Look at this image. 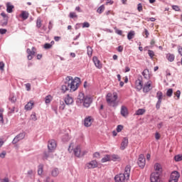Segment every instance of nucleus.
Here are the masks:
<instances>
[{
  "label": "nucleus",
  "mask_w": 182,
  "mask_h": 182,
  "mask_svg": "<svg viewBox=\"0 0 182 182\" xmlns=\"http://www.w3.org/2000/svg\"><path fill=\"white\" fill-rule=\"evenodd\" d=\"M93 157L95 159H100V153L99 152H95L94 154H93Z\"/></svg>",
  "instance_id": "52"
},
{
  "label": "nucleus",
  "mask_w": 182,
  "mask_h": 182,
  "mask_svg": "<svg viewBox=\"0 0 182 182\" xmlns=\"http://www.w3.org/2000/svg\"><path fill=\"white\" fill-rule=\"evenodd\" d=\"M156 97L158 99V102H161V100H163V92H161V91H159L156 93Z\"/></svg>",
  "instance_id": "33"
},
{
  "label": "nucleus",
  "mask_w": 182,
  "mask_h": 182,
  "mask_svg": "<svg viewBox=\"0 0 182 182\" xmlns=\"http://www.w3.org/2000/svg\"><path fill=\"white\" fill-rule=\"evenodd\" d=\"M151 81L149 80L147 82H146L142 87L144 93H149L151 89H153V87H151Z\"/></svg>",
  "instance_id": "12"
},
{
  "label": "nucleus",
  "mask_w": 182,
  "mask_h": 182,
  "mask_svg": "<svg viewBox=\"0 0 182 182\" xmlns=\"http://www.w3.org/2000/svg\"><path fill=\"white\" fill-rule=\"evenodd\" d=\"M144 35L146 38H149V35H150V33H149V31L146 28H144L143 36H144Z\"/></svg>",
  "instance_id": "48"
},
{
  "label": "nucleus",
  "mask_w": 182,
  "mask_h": 182,
  "mask_svg": "<svg viewBox=\"0 0 182 182\" xmlns=\"http://www.w3.org/2000/svg\"><path fill=\"white\" fill-rule=\"evenodd\" d=\"M181 95V92H180V90H177L176 92H174V99H176V100H178Z\"/></svg>",
  "instance_id": "35"
},
{
  "label": "nucleus",
  "mask_w": 182,
  "mask_h": 182,
  "mask_svg": "<svg viewBox=\"0 0 182 182\" xmlns=\"http://www.w3.org/2000/svg\"><path fill=\"white\" fill-rule=\"evenodd\" d=\"M137 10L139 12H141L143 11V5L141 4V3L138 4Z\"/></svg>",
  "instance_id": "47"
},
{
  "label": "nucleus",
  "mask_w": 182,
  "mask_h": 182,
  "mask_svg": "<svg viewBox=\"0 0 182 182\" xmlns=\"http://www.w3.org/2000/svg\"><path fill=\"white\" fill-rule=\"evenodd\" d=\"M21 140H19L18 139V137H15L12 141L13 144H16V143H18V141H20Z\"/></svg>",
  "instance_id": "59"
},
{
  "label": "nucleus",
  "mask_w": 182,
  "mask_h": 182,
  "mask_svg": "<svg viewBox=\"0 0 182 182\" xmlns=\"http://www.w3.org/2000/svg\"><path fill=\"white\" fill-rule=\"evenodd\" d=\"M128 146H129V138L128 137L123 138L121 143V146H120V150H126Z\"/></svg>",
  "instance_id": "15"
},
{
  "label": "nucleus",
  "mask_w": 182,
  "mask_h": 182,
  "mask_svg": "<svg viewBox=\"0 0 182 182\" xmlns=\"http://www.w3.org/2000/svg\"><path fill=\"white\" fill-rule=\"evenodd\" d=\"M82 103L85 107H89L92 104V98L90 97H85Z\"/></svg>",
  "instance_id": "16"
},
{
  "label": "nucleus",
  "mask_w": 182,
  "mask_h": 182,
  "mask_svg": "<svg viewBox=\"0 0 182 182\" xmlns=\"http://www.w3.org/2000/svg\"><path fill=\"white\" fill-rule=\"evenodd\" d=\"M130 165H127L124 168V173L123 174L127 177V180H129V178H130Z\"/></svg>",
  "instance_id": "18"
},
{
  "label": "nucleus",
  "mask_w": 182,
  "mask_h": 182,
  "mask_svg": "<svg viewBox=\"0 0 182 182\" xmlns=\"http://www.w3.org/2000/svg\"><path fill=\"white\" fill-rule=\"evenodd\" d=\"M65 102L63 101H61L60 102V106H59L60 110H65Z\"/></svg>",
  "instance_id": "43"
},
{
  "label": "nucleus",
  "mask_w": 182,
  "mask_h": 182,
  "mask_svg": "<svg viewBox=\"0 0 182 182\" xmlns=\"http://www.w3.org/2000/svg\"><path fill=\"white\" fill-rule=\"evenodd\" d=\"M0 122L4 123V108H0Z\"/></svg>",
  "instance_id": "36"
},
{
  "label": "nucleus",
  "mask_w": 182,
  "mask_h": 182,
  "mask_svg": "<svg viewBox=\"0 0 182 182\" xmlns=\"http://www.w3.org/2000/svg\"><path fill=\"white\" fill-rule=\"evenodd\" d=\"M86 97H85V94L80 92L78 95L77 100H80V103H83V101L85 100Z\"/></svg>",
  "instance_id": "25"
},
{
  "label": "nucleus",
  "mask_w": 182,
  "mask_h": 182,
  "mask_svg": "<svg viewBox=\"0 0 182 182\" xmlns=\"http://www.w3.org/2000/svg\"><path fill=\"white\" fill-rule=\"evenodd\" d=\"M7 30L5 28H0V33L1 35H5V33H6Z\"/></svg>",
  "instance_id": "56"
},
{
  "label": "nucleus",
  "mask_w": 182,
  "mask_h": 182,
  "mask_svg": "<svg viewBox=\"0 0 182 182\" xmlns=\"http://www.w3.org/2000/svg\"><path fill=\"white\" fill-rule=\"evenodd\" d=\"M172 9H173V11H176L177 12L180 11V7L176 5H173Z\"/></svg>",
  "instance_id": "50"
},
{
  "label": "nucleus",
  "mask_w": 182,
  "mask_h": 182,
  "mask_svg": "<svg viewBox=\"0 0 182 182\" xmlns=\"http://www.w3.org/2000/svg\"><path fill=\"white\" fill-rule=\"evenodd\" d=\"M34 105H35V102H33V101H30L25 105V109L32 110V109H33Z\"/></svg>",
  "instance_id": "20"
},
{
  "label": "nucleus",
  "mask_w": 182,
  "mask_h": 182,
  "mask_svg": "<svg viewBox=\"0 0 182 182\" xmlns=\"http://www.w3.org/2000/svg\"><path fill=\"white\" fill-rule=\"evenodd\" d=\"M36 26L37 28H41L42 26V19L41 18H38L36 21Z\"/></svg>",
  "instance_id": "40"
},
{
  "label": "nucleus",
  "mask_w": 182,
  "mask_h": 182,
  "mask_svg": "<svg viewBox=\"0 0 182 182\" xmlns=\"http://www.w3.org/2000/svg\"><path fill=\"white\" fill-rule=\"evenodd\" d=\"M26 89L29 92L31 90V85L29 83L26 84Z\"/></svg>",
  "instance_id": "62"
},
{
  "label": "nucleus",
  "mask_w": 182,
  "mask_h": 182,
  "mask_svg": "<svg viewBox=\"0 0 182 182\" xmlns=\"http://www.w3.org/2000/svg\"><path fill=\"white\" fill-rule=\"evenodd\" d=\"M104 11H105V5H102L97 9V12H98V14H102Z\"/></svg>",
  "instance_id": "41"
},
{
  "label": "nucleus",
  "mask_w": 182,
  "mask_h": 182,
  "mask_svg": "<svg viewBox=\"0 0 182 182\" xmlns=\"http://www.w3.org/2000/svg\"><path fill=\"white\" fill-rule=\"evenodd\" d=\"M166 58L169 62H174L175 56L173 54L168 53L167 54Z\"/></svg>",
  "instance_id": "27"
},
{
  "label": "nucleus",
  "mask_w": 182,
  "mask_h": 182,
  "mask_svg": "<svg viewBox=\"0 0 182 182\" xmlns=\"http://www.w3.org/2000/svg\"><path fill=\"white\" fill-rule=\"evenodd\" d=\"M175 161H181L182 160V154L181 155H176L174 157Z\"/></svg>",
  "instance_id": "44"
},
{
  "label": "nucleus",
  "mask_w": 182,
  "mask_h": 182,
  "mask_svg": "<svg viewBox=\"0 0 182 182\" xmlns=\"http://www.w3.org/2000/svg\"><path fill=\"white\" fill-rule=\"evenodd\" d=\"M87 55L89 58H92V55H93V49H92V47L90 46H87Z\"/></svg>",
  "instance_id": "34"
},
{
  "label": "nucleus",
  "mask_w": 182,
  "mask_h": 182,
  "mask_svg": "<svg viewBox=\"0 0 182 182\" xmlns=\"http://www.w3.org/2000/svg\"><path fill=\"white\" fill-rule=\"evenodd\" d=\"M21 18H23V19H28V18H29V13L28 11H22L21 14Z\"/></svg>",
  "instance_id": "28"
},
{
  "label": "nucleus",
  "mask_w": 182,
  "mask_h": 182,
  "mask_svg": "<svg viewBox=\"0 0 182 182\" xmlns=\"http://www.w3.org/2000/svg\"><path fill=\"white\" fill-rule=\"evenodd\" d=\"M73 150L76 157H82L85 156V154L82 153V149H80V146L79 145L75 146V144H70L68 148V151H70V153H72Z\"/></svg>",
  "instance_id": "2"
},
{
  "label": "nucleus",
  "mask_w": 182,
  "mask_h": 182,
  "mask_svg": "<svg viewBox=\"0 0 182 182\" xmlns=\"http://www.w3.org/2000/svg\"><path fill=\"white\" fill-rule=\"evenodd\" d=\"M51 176L53 177H58V176H59V169L58 168H54L51 171Z\"/></svg>",
  "instance_id": "23"
},
{
  "label": "nucleus",
  "mask_w": 182,
  "mask_h": 182,
  "mask_svg": "<svg viewBox=\"0 0 182 182\" xmlns=\"http://www.w3.org/2000/svg\"><path fill=\"white\" fill-rule=\"evenodd\" d=\"M93 122H95V119H93L92 117H86L84 119V125L85 126V127H90Z\"/></svg>",
  "instance_id": "13"
},
{
  "label": "nucleus",
  "mask_w": 182,
  "mask_h": 182,
  "mask_svg": "<svg viewBox=\"0 0 182 182\" xmlns=\"http://www.w3.org/2000/svg\"><path fill=\"white\" fill-rule=\"evenodd\" d=\"M8 25V18H4V21L1 22V26H6Z\"/></svg>",
  "instance_id": "51"
},
{
  "label": "nucleus",
  "mask_w": 182,
  "mask_h": 182,
  "mask_svg": "<svg viewBox=\"0 0 182 182\" xmlns=\"http://www.w3.org/2000/svg\"><path fill=\"white\" fill-rule=\"evenodd\" d=\"M114 180L116 182H126V180H129V179H127V177L126 176V175L123 173H119L115 176Z\"/></svg>",
  "instance_id": "11"
},
{
  "label": "nucleus",
  "mask_w": 182,
  "mask_h": 182,
  "mask_svg": "<svg viewBox=\"0 0 182 182\" xmlns=\"http://www.w3.org/2000/svg\"><path fill=\"white\" fill-rule=\"evenodd\" d=\"M92 60L96 68H97V69H102V68H103V65H102V63H100V60H99L97 57H93Z\"/></svg>",
  "instance_id": "17"
},
{
  "label": "nucleus",
  "mask_w": 182,
  "mask_h": 182,
  "mask_svg": "<svg viewBox=\"0 0 182 182\" xmlns=\"http://www.w3.org/2000/svg\"><path fill=\"white\" fill-rule=\"evenodd\" d=\"M142 75L144 76V77L145 79H150V71H149L148 69H145L143 72H142Z\"/></svg>",
  "instance_id": "22"
},
{
  "label": "nucleus",
  "mask_w": 182,
  "mask_h": 182,
  "mask_svg": "<svg viewBox=\"0 0 182 182\" xmlns=\"http://www.w3.org/2000/svg\"><path fill=\"white\" fill-rule=\"evenodd\" d=\"M117 92H109L107 95L106 100L109 105L114 106L116 105V100H117Z\"/></svg>",
  "instance_id": "3"
},
{
  "label": "nucleus",
  "mask_w": 182,
  "mask_h": 182,
  "mask_svg": "<svg viewBox=\"0 0 182 182\" xmlns=\"http://www.w3.org/2000/svg\"><path fill=\"white\" fill-rule=\"evenodd\" d=\"M135 88L138 92H140L143 89V77L139 76L135 81Z\"/></svg>",
  "instance_id": "5"
},
{
  "label": "nucleus",
  "mask_w": 182,
  "mask_h": 182,
  "mask_svg": "<svg viewBox=\"0 0 182 182\" xmlns=\"http://www.w3.org/2000/svg\"><path fill=\"white\" fill-rule=\"evenodd\" d=\"M137 164L140 168H144V166H146V158H144V154H140L139 156Z\"/></svg>",
  "instance_id": "6"
},
{
  "label": "nucleus",
  "mask_w": 182,
  "mask_h": 182,
  "mask_svg": "<svg viewBox=\"0 0 182 182\" xmlns=\"http://www.w3.org/2000/svg\"><path fill=\"white\" fill-rule=\"evenodd\" d=\"M121 114L123 116V117H127V116H129V110L127 109V107L124 106L122 107Z\"/></svg>",
  "instance_id": "19"
},
{
  "label": "nucleus",
  "mask_w": 182,
  "mask_h": 182,
  "mask_svg": "<svg viewBox=\"0 0 182 182\" xmlns=\"http://www.w3.org/2000/svg\"><path fill=\"white\" fill-rule=\"evenodd\" d=\"M26 53H28L27 58L28 60H32V59H33V56H35V53H36V48L32 47L31 50L30 48H27Z\"/></svg>",
  "instance_id": "7"
},
{
  "label": "nucleus",
  "mask_w": 182,
  "mask_h": 182,
  "mask_svg": "<svg viewBox=\"0 0 182 182\" xmlns=\"http://www.w3.org/2000/svg\"><path fill=\"white\" fill-rule=\"evenodd\" d=\"M122 130H123V126L122 125H118L117 127V132L118 133H120V132H122Z\"/></svg>",
  "instance_id": "53"
},
{
  "label": "nucleus",
  "mask_w": 182,
  "mask_h": 182,
  "mask_svg": "<svg viewBox=\"0 0 182 182\" xmlns=\"http://www.w3.org/2000/svg\"><path fill=\"white\" fill-rule=\"evenodd\" d=\"M52 28H53V23H52V21H49V23H48L49 31L52 30Z\"/></svg>",
  "instance_id": "57"
},
{
  "label": "nucleus",
  "mask_w": 182,
  "mask_h": 182,
  "mask_svg": "<svg viewBox=\"0 0 182 182\" xmlns=\"http://www.w3.org/2000/svg\"><path fill=\"white\" fill-rule=\"evenodd\" d=\"M6 6H7L6 11L9 14H12V9H14V6L11 5L10 3H7Z\"/></svg>",
  "instance_id": "30"
},
{
  "label": "nucleus",
  "mask_w": 182,
  "mask_h": 182,
  "mask_svg": "<svg viewBox=\"0 0 182 182\" xmlns=\"http://www.w3.org/2000/svg\"><path fill=\"white\" fill-rule=\"evenodd\" d=\"M48 149L50 153H53L56 149V141L55 139H51L48 141Z\"/></svg>",
  "instance_id": "8"
},
{
  "label": "nucleus",
  "mask_w": 182,
  "mask_h": 182,
  "mask_svg": "<svg viewBox=\"0 0 182 182\" xmlns=\"http://www.w3.org/2000/svg\"><path fill=\"white\" fill-rule=\"evenodd\" d=\"M16 137H18V140H22L23 139L25 138V134L21 133L18 135H17Z\"/></svg>",
  "instance_id": "45"
},
{
  "label": "nucleus",
  "mask_w": 182,
  "mask_h": 182,
  "mask_svg": "<svg viewBox=\"0 0 182 182\" xmlns=\"http://www.w3.org/2000/svg\"><path fill=\"white\" fill-rule=\"evenodd\" d=\"M148 54H149V56H150V58L151 59H153V58H154V51L149 50H148Z\"/></svg>",
  "instance_id": "46"
},
{
  "label": "nucleus",
  "mask_w": 182,
  "mask_h": 182,
  "mask_svg": "<svg viewBox=\"0 0 182 182\" xmlns=\"http://www.w3.org/2000/svg\"><path fill=\"white\" fill-rule=\"evenodd\" d=\"M178 52L179 55H181V56H182V47L181 46L178 47Z\"/></svg>",
  "instance_id": "61"
},
{
  "label": "nucleus",
  "mask_w": 182,
  "mask_h": 182,
  "mask_svg": "<svg viewBox=\"0 0 182 182\" xmlns=\"http://www.w3.org/2000/svg\"><path fill=\"white\" fill-rule=\"evenodd\" d=\"M161 180V175H159L156 173H152L150 176L151 182H160Z\"/></svg>",
  "instance_id": "9"
},
{
  "label": "nucleus",
  "mask_w": 182,
  "mask_h": 182,
  "mask_svg": "<svg viewBox=\"0 0 182 182\" xmlns=\"http://www.w3.org/2000/svg\"><path fill=\"white\" fill-rule=\"evenodd\" d=\"M53 99V97H52V95H47L45 98L46 105H49V103L52 102Z\"/></svg>",
  "instance_id": "24"
},
{
  "label": "nucleus",
  "mask_w": 182,
  "mask_h": 182,
  "mask_svg": "<svg viewBox=\"0 0 182 182\" xmlns=\"http://www.w3.org/2000/svg\"><path fill=\"white\" fill-rule=\"evenodd\" d=\"M111 157L109 155H105L102 159V163H106L107 161H110Z\"/></svg>",
  "instance_id": "32"
},
{
  "label": "nucleus",
  "mask_w": 182,
  "mask_h": 182,
  "mask_svg": "<svg viewBox=\"0 0 182 182\" xmlns=\"http://www.w3.org/2000/svg\"><path fill=\"white\" fill-rule=\"evenodd\" d=\"M166 96H168V97H171V96H173V89L170 88L167 90Z\"/></svg>",
  "instance_id": "42"
},
{
  "label": "nucleus",
  "mask_w": 182,
  "mask_h": 182,
  "mask_svg": "<svg viewBox=\"0 0 182 182\" xmlns=\"http://www.w3.org/2000/svg\"><path fill=\"white\" fill-rule=\"evenodd\" d=\"M53 43H55L54 41H52L51 43H46L44 44V49H50L52 48Z\"/></svg>",
  "instance_id": "38"
},
{
  "label": "nucleus",
  "mask_w": 182,
  "mask_h": 182,
  "mask_svg": "<svg viewBox=\"0 0 182 182\" xmlns=\"http://www.w3.org/2000/svg\"><path fill=\"white\" fill-rule=\"evenodd\" d=\"M80 85V79L77 77H75L73 79L72 76H68L65 77V82L64 85L61 86V90L63 93H66L68 90H70V92H75L77 90Z\"/></svg>",
  "instance_id": "1"
},
{
  "label": "nucleus",
  "mask_w": 182,
  "mask_h": 182,
  "mask_svg": "<svg viewBox=\"0 0 182 182\" xmlns=\"http://www.w3.org/2000/svg\"><path fill=\"white\" fill-rule=\"evenodd\" d=\"M160 105H161V101H158L156 105L157 109H160Z\"/></svg>",
  "instance_id": "63"
},
{
  "label": "nucleus",
  "mask_w": 182,
  "mask_h": 182,
  "mask_svg": "<svg viewBox=\"0 0 182 182\" xmlns=\"http://www.w3.org/2000/svg\"><path fill=\"white\" fill-rule=\"evenodd\" d=\"M31 119L33 120V122H36V120H38V117H36V114H32L31 115Z\"/></svg>",
  "instance_id": "49"
},
{
  "label": "nucleus",
  "mask_w": 182,
  "mask_h": 182,
  "mask_svg": "<svg viewBox=\"0 0 182 182\" xmlns=\"http://www.w3.org/2000/svg\"><path fill=\"white\" fill-rule=\"evenodd\" d=\"M43 173V166L40 165V166H38V174L39 176H42Z\"/></svg>",
  "instance_id": "39"
},
{
  "label": "nucleus",
  "mask_w": 182,
  "mask_h": 182,
  "mask_svg": "<svg viewBox=\"0 0 182 182\" xmlns=\"http://www.w3.org/2000/svg\"><path fill=\"white\" fill-rule=\"evenodd\" d=\"M65 105H72L73 103V98L68 95L65 98Z\"/></svg>",
  "instance_id": "21"
},
{
  "label": "nucleus",
  "mask_w": 182,
  "mask_h": 182,
  "mask_svg": "<svg viewBox=\"0 0 182 182\" xmlns=\"http://www.w3.org/2000/svg\"><path fill=\"white\" fill-rule=\"evenodd\" d=\"M70 18H77V15H76V13H75V12H70Z\"/></svg>",
  "instance_id": "55"
},
{
  "label": "nucleus",
  "mask_w": 182,
  "mask_h": 182,
  "mask_svg": "<svg viewBox=\"0 0 182 182\" xmlns=\"http://www.w3.org/2000/svg\"><path fill=\"white\" fill-rule=\"evenodd\" d=\"M160 137H161V135L159 134V132H156V134H155V139L156 140H160Z\"/></svg>",
  "instance_id": "58"
},
{
  "label": "nucleus",
  "mask_w": 182,
  "mask_h": 182,
  "mask_svg": "<svg viewBox=\"0 0 182 182\" xmlns=\"http://www.w3.org/2000/svg\"><path fill=\"white\" fill-rule=\"evenodd\" d=\"M90 26V23L89 22H84L82 23V28H89Z\"/></svg>",
  "instance_id": "54"
},
{
  "label": "nucleus",
  "mask_w": 182,
  "mask_h": 182,
  "mask_svg": "<svg viewBox=\"0 0 182 182\" xmlns=\"http://www.w3.org/2000/svg\"><path fill=\"white\" fill-rule=\"evenodd\" d=\"M1 182H9V179L8 178H4L1 180Z\"/></svg>",
  "instance_id": "64"
},
{
  "label": "nucleus",
  "mask_w": 182,
  "mask_h": 182,
  "mask_svg": "<svg viewBox=\"0 0 182 182\" xmlns=\"http://www.w3.org/2000/svg\"><path fill=\"white\" fill-rule=\"evenodd\" d=\"M114 29L115 31V33H117V35H119L120 36H124L123 35V31L122 30L117 29V27H114Z\"/></svg>",
  "instance_id": "37"
},
{
  "label": "nucleus",
  "mask_w": 182,
  "mask_h": 182,
  "mask_svg": "<svg viewBox=\"0 0 182 182\" xmlns=\"http://www.w3.org/2000/svg\"><path fill=\"white\" fill-rule=\"evenodd\" d=\"M117 50L118 52H123V46H118V48H117Z\"/></svg>",
  "instance_id": "60"
},
{
  "label": "nucleus",
  "mask_w": 182,
  "mask_h": 182,
  "mask_svg": "<svg viewBox=\"0 0 182 182\" xmlns=\"http://www.w3.org/2000/svg\"><path fill=\"white\" fill-rule=\"evenodd\" d=\"M180 179V173L178 171H173L171 173L170 178H169V182H178V180Z\"/></svg>",
  "instance_id": "4"
},
{
  "label": "nucleus",
  "mask_w": 182,
  "mask_h": 182,
  "mask_svg": "<svg viewBox=\"0 0 182 182\" xmlns=\"http://www.w3.org/2000/svg\"><path fill=\"white\" fill-rule=\"evenodd\" d=\"M110 157L112 161H119V160H120V156H119V155L113 154Z\"/></svg>",
  "instance_id": "31"
},
{
  "label": "nucleus",
  "mask_w": 182,
  "mask_h": 182,
  "mask_svg": "<svg viewBox=\"0 0 182 182\" xmlns=\"http://www.w3.org/2000/svg\"><path fill=\"white\" fill-rule=\"evenodd\" d=\"M134 35H135L134 31H129L127 34V39H129V41H132V39L134 38Z\"/></svg>",
  "instance_id": "29"
},
{
  "label": "nucleus",
  "mask_w": 182,
  "mask_h": 182,
  "mask_svg": "<svg viewBox=\"0 0 182 182\" xmlns=\"http://www.w3.org/2000/svg\"><path fill=\"white\" fill-rule=\"evenodd\" d=\"M154 170L155 171L153 173H155L156 174H159V176H161L163 174V166L161 164L156 163L154 164Z\"/></svg>",
  "instance_id": "10"
},
{
  "label": "nucleus",
  "mask_w": 182,
  "mask_h": 182,
  "mask_svg": "<svg viewBox=\"0 0 182 182\" xmlns=\"http://www.w3.org/2000/svg\"><path fill=\"white\" fill-rule=\"evenodd\" d=\"M85 168L88 169H92V168H97V161L96 160H92L90 162H87L85 164Z\"/></svg>",
  "instance_id": "14"
},
{
  "label": "nucleus",
  "mask_w": 182,
  "mask_h": 182,
  "mask_svg": "<svg viewBox=\"0 0 182 182\" xmlns=\"http://www.w3.org/2000/svg\"><path fill=\"white\" fill-rule=\"evenodd\" d=\"M144 113H146V109H139L136 112L135 114H136V116H141V114H144Z\"/></svg>",
  "instance_id": "26"
}]
</instances>
